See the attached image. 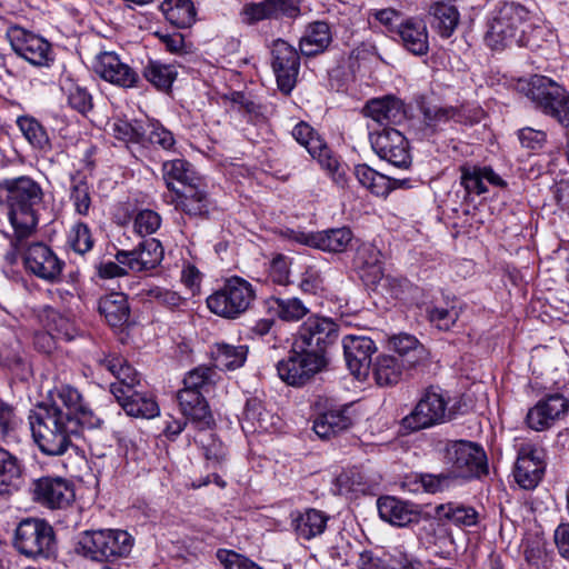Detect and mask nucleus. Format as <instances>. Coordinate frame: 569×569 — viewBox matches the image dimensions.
Masks as SVG:
<instances>
[{
	"mask_svg": "<svg viewBox=\"0 0 569 569\" xmlns=\"http://www.w3.org/2000/svg\"><path fill=\"white\" fill-rule=\"evenodd\" d=\"M269 310L273 311L283 321H299L309 309L298 298L281 299L271 297L267 300Z\"/></svg>",
	"mask_w": 569,
	"mask_h": 569,
	"instance_id": "nucleus-49",
	"label": "nucleus"
},
{
	"mask_svg": "<svg viewBox=\"0 0 569 569\" xmlns=\"http://www.w3.org/2000/svg\"><path fill=\"white\" fill-rule=\"evenodd\" d=\"M161 217L158 212L144 209L140 210L133 220L134 231L140 236L154 233L161 226Z\"/></svg>",
	"mask_w": 569,
	"mask_h": 569,
	"instance_id": "nucleus-63",
	"label": "nucleus"
},
{
	"mask_svg": "<svg viewBox=\"0 0 569 569\" xmlns=\"http://www.w3.org/2000/svg\"><path fill=\"white\" fill-rule=\"evenodd\" d=\"M60 88L67 98L68 104L79 113L86 114L93 107L92 97L87 88L81 86L71 76H64L60 80Z\"/></svg>",
	"mask_w": 569,
	"mask_h": 569,
	"instance_id": "nucleus-43",
	"label": "nucleus"
},
{
	"mask_svg": "<svg viewBox=\"0 0 569 569\" xmlns=\"http://www.w3.org/2000/svg\"><path fill=\"white\" fill-rule=\"evenodd\" d=\"M292 137L307 149L313 159H317L321 168L328 172L335 182L338 184L346 182L345 171L339 160L309 123L298 122L292 129Z\"/></svg>",
	"mask_w": 569,
	"mask_h": 569,
	"instance_id": "nucleus-11",
	"label": "nucleus"
},
{
	"mask_svg": "<svg viewBox=\"0 0 569 569\" xmlns=\"http://www.w3.org/2000/svg\"><path fill=\"white\" fill-rule=\"evenodd\" d=\"M352 423L351 407L346 406L320 415L313 422V430L319 438L329 439L338 432L347 430Z\"/></svg>",
	"mask_w": 569,
	"mask_h": 569,
	"instance_id": "nucleus-30",
	"label": "nucleus"
},
{
	"mask_svg": "<svg viewBox=\"0 0 569 569\" xmlns=\"http://www.w3.org/2000/svg\"><path fill=\"white\" fill-rule=\"evenodd\" d=\"M162 178L168 189L174 192V189H180L200 179L192 166L184 159L168 160L162 163Z\"/></svg>",
	"mask_w": 569,
	"mask_h": 569,
	"instance_id": "nucleus-40",
	"label": "nucleus"
},
{
	"mask_svg": "<svg viewBox=\"0 0 569 569\" xmlns=\"http://www.w3.org/2000/svg\"><path fill=\"white\" fill-rule=\"evenodd\" d=\"M408 369L407 365L391 355L378 356L372 368L370 367L372 377L380 387L397 385L401 380L403 371Z\"/></svg>",
	"mask_w": 569,
	"mask_h": 569,
	"instance_id": "nucleus-36",
	"label": "nucleus"
},
{
	"mask_svg": "<svg viewBox=\"0 0 569 569\" xmlns=\"http://www.w3.org/2000/svg\"><path fill=\"white\" fill-rule=\"evenodd\" d=\"M173 202L177 209L189 216H201L207 212V192L201 186V180L198 179L183 188L174 189Z\"/></svg>",
	"mask_w": 569,
	"mask_h": 569,
	"instance_id": "nucleus-29",
	"label": "nucleus"
},
{
	"mask_svg": "<svg viewBox=\"0 0 569 569\" xmlns=\"http://www.w3.org/2000/svg\"><path fill=\"white\" fill-rule=\"evenodd\" d=\"M397 34L402 47L413 56H426L429 51V33L426 23L408 18L398 26Z\"/></svg>",
	"mask_w": 569,
	"mask_h": 569,
	"instance_id": "nucleus-27",
	"label": "nucleus"
},
{
	"mask_svg": "<svg viewBox=\"0 0 569 569\" xmlns=\"http://www.w3.org/2000/svg\"><path fill=\"white\" fill-rule=\"evenodd\" d=\"M100 419L86 403L78 389L61 385L50 392L49 403L30 413L32 437L42 453L62 456L71 447V438L82 427L99 428Z\"/></svg>",
	"mask_w": 569,
	"mask_h": 569,
	"instance_id": "nucleus-1",
	"label": "nucleus"
},
{
	"mask_svg": "<svg viewBox=\"0 0 569 569\" xmlns=\"http://www.w3.org/2000/svg\"><path fill=\"white\" fill-rule=\"evenodd\" d=\"M356 263L362 270L366 281L382 277L381 252L372 244H362L356 256Z\"/></svg>",
	"mask_w": 569,
	"mask_h": 569,
	"instance_id": "nucleus-47",
	"label": "nucleus"
},
{
	"mask_svg": "<svg viewBox=\"0 0 569 569\" xmlns=\"http://www.w3.org/2000/svg\"><path fill=\"white\" fill-rule=\"evenodd\" d=\"M99 363L117 379V382L111 383V392L116 399H119V396L122 395V392L128 395L134 391V386L140 382L138 372L121 357L107 356L100 359Z\"/></svg>",
	"mask_w": 569,
	"mask_h": 569,
	"instance_id": "nucleus-26",
	"label": "nucleus"
},
{
	"mask_svg": "<svg viewBox=\"0 0 569 569\" xmlns=\"http://www.w3.org/2000/svg\"><path fill=\"white\" fill-rule=\"evenodd\" d=\"M143 77L157 89L168 90L177 77L176 67L150 60L143 69Z\"/></svg>",
	"mask_w": 569,
	"mask_h": 569,
	"instance_id": "nucleus-52",
	"label": "nucleus"
},
{
	"mask_svg": "<svg viewBox=\"0 0 569 569\" xmlns=\"http://www.w3.org/2000/svg\"><path fill=\"white\" fill-rule=\"evenodd\" d=\"M177 400L184 417L207 427L213 421L208 402L201 391L181 389L177 393Z\"/></svg>",
	"mask_w": 569,
	"mask_h": 569,
	"instance_id": "nucleus-33",
	"label": "nucleus"
},
{
	"mask_svg": "<svg viewBox=\"0 0 569 569\" xmlns=\"http://www.w3.org/2000/svg\"><path fill=\"white\" fill-rule=\"evenodd\" d=\"M7 38L12 50L29 63L37 67H48L52 62L51 46L42 37L13 26L8 29Z\"/></svg>",
	"mask_w": 569,
	"mask_h": 569,
	"instance_id": "nucleus-13",
	"label": "nucleus"
},
{
	"mask_svg": "<svg viewBox=\"0 0 569 569\" xmlns=\"http://www.w3.org/2000/svg\"><path fill=\"white\" fill-rule=\"evenodd\" d=\"M528 97L545 114L569 128V92L543 76H533L529 82Z\"/></svg>",
	"mask_w": 569,
	"mask_h": 569,
	"instance_id": "nucleus-9",
	"label": "nucleus"
},
{
	"mask_svg": "<svg viewBox=\"0 0 569 569\" xmlns=\"http://www.w3.org/2000/svg\"><path fill=\"white\" fill-rule=\"evenodd\" d=\"M363 114L383 126L399 124L406 119L402 101L393 96L369 100L363 107Z\"/></svg>",
	"mask_w": 569,
	"mask_h": 569,
	"instance_id": "nucleus-24",
	"label": "nucleus"
},
{
	"mask_svg": "<svg viewBox=\"0 0 569 569\" xmlns=\"http://www.w3.org/2000/svg\"><path fill=\"white\" fill-rule=\"evenodd\" d=\"M140 295L148 301L158 302L170 309H178L186 303L178 292L159 286L143 289Z\"/></svg>",
	"mask_w": 569,
	"mask_h": 569,
	"instance_id": "nucleus-57",
	"label": "nucleus"
},
{
	"mask_svg": "<svg viewBox=\"0 0 569 569\" xmlns=\"http://www.w3.org/2000/svg\"><path fill=\"white\" fill-rule=\"evenodd\" d=\"M531 16L521 4L506 2L501 4L493 14L486 34L488 46L493 49H501L516 44L520 32L530 26Z\"/></svg>",
	"mask_w": 569,
	"mask_h": 569,
	"instance_id": "nucleus-8",
	"label": "nucleus"
},
{
	"mask_svg": "<svg viewBox=\"0 0 569 569\" xmlns=\"http://www.w3.org/2000/svg\"><path fill=\"white\" fill-rule=\"evenodd\" d=\"M217 559L226 569H262L250 559L231 550L219 549Z\"/></svg>",
	"mask_w": 569,
	"mask_h": 569,
	"instance_id": "nucleus-64",
	"label": "nucleus"
},
{
	"mask_svg": "<svg viewBox=\"0 0 569 569\" xmlns=\"http://www.w3.org/2000/svg\"><path fill=\"white\" fill-rule=\"evenodd\" d=\"M347 366L351 373L363 380L370 373L371 357L377 351L375 341L366 336L349 335L342 339Z\"/></svg>",
	"mask_w": 569,
	"mask_h": 569,
	"instance_id": "nucleus-22",
	"label": "nucleus"
},
{
	"mask_svg": "<svg viewBox=\"0 0 569 569\" xmlns=\"http://www.w3.org/2000/svg\"><path fill=\"white\" fill-rule=\"evenodd\" d=\"M390 343L392 349L397 352L396 357L407 365V368L416 367L426 357L423 346L411 335L401 333L395 336L390 340Z\"/></svg>",
	"mask_w": 569,
	"mask_h": 569,
	"instance_id": "nucleus-41",
	"label": "nucleus"
},
{
	"mask_svg": "<svg viewBox=\"0 0 569 569\" xmlns=\"http://www.w3.org/2000/svg\"><path fill=\"white\" fill-rule=\"evenodd\" d=\"M44 203L41 184L29 176L0 180V206L6 207L8 219L14 230L16 250L22 240L31 236L39 223L40 210Z\"/></svg>",
	"mask_w": 569,
	"mask_h": 569,
	"instance_id": "nucleus-2",
	"label": "nucleus"
},
{
	"mask_svg": "<svg viewBox=\"0 0 569 569\" xmlns=\"http://www.w3.org/2000/svg\"><path fill=\"white\" fill-rule=\"evenodd\" d=\"M40 319L47 329V333L38 339L44 340L49 348L51 347V340L54 338L67 341L74 338L76 329L72 321L56 309L46 307L40 315Z\"/></svg>",
	"mask_w": 569,
	"mask_h": 569,
	"instance_id": "nucleus-32",
	"label": "nucleus"
},
{
	"mask_svg": "<svg viewBox=\"0 0 569 569\" xmlns=\"http://www.w3.org/2000/svg\"><path fill=\"white\" fill-rule=\"evenodd\" d=\"M279 422V417L267 410L258 398L247 401L241 418V428L246 433L271 432L278 428Z\"/></svg>",
	"mask_w": 569,
	"mask_h": 569,
	"instance_id": "nucleus-25",
	"label": "nucleus"
},
{
	"mask_svg": "<svg viewBox=\"0 0 569 569\" xmlns=\"http://www.w3.org/2000/svg\"><path fill=\"white\" fill-rule=\"evenodd\" d=\"M17 124L23 137L34 149L44 152L51 149L47 130L37 119L28 116L19 117Z\"/></svg>",
	"mask_w": 569,
	"mask_h": 569,
	"instance_id": "nucleus-48",
	"label": "nucleus"
},
{
	"mask_svg": "<svg viewBox=\"0 0 569 569\" xmlns=\"http://www.w3.org/2000/svg\"><path fill=\"white\" fill-rule=\"evenodd\" d=\"M290 259L284 254L274 256L268 268L269 279L279 286H287L290 283Z\"/></svg>",
	"mask_w": 569,
	"mask_h": 569,
	"instance_id": "nucleus-61",
	"label": "nucleus"
},
{
	"mask_svg": "<svg viewBox=\"0 0 569 569\" xmlns=\"http://www.w3.org/2000/svg\"><path fill=\"white\" fill-rule=\"evenodd\" d=\"M288 238L311 248H316L327 252H345L350 246L353 233L347 228H335L319 232H303L290 230Z\"/></svg>",
	"mask_w": 569,
	"mask_h": 569,
	"instance_id": "nucleus-19",
	"label": "nucleus"
},
{
	"mask_svg": "<svg viewBox=\"0 0 569 569\" xmlns=\"http://www.w3.org/2000/svg\"><path fill=\"white\" fill-rule=\"evenodd\" d=\"M256 289L246 279L233 276L207 298L208 309L224 319H237L250 309Z\"/></svg>",
	"mask_w": 569,
	"mask_h": 569,
	"instance_id": "nucleus-5",
	"label": "nucleus"
},
{
	"mask_svg": "<svg viewBox=\"0 0 569 569\" xmlns=\"http://www.w3.org/2000/svg\"><path fill=\"white\" fill-rule=\"evenodd\" d=\"M12 546L27 559L48 560L57 550L56 532L46 519L23 518L13 531Z\"/></svg>",
	"mask_w": 569,
	"mask_h": 569,
	"instance_id": "nucleus-3",
	"label": "nucleus"
},
{
	"mask_svg": "<svg viewBox=\"0 0 569 569\" xmlns=\"http://www.w3.org/2000/svg\"><path fill=\"white\" fill-rule=\"evenodd\" d=\"M272 69L281 92L289 94L297 83L300 57L296 48L282 39L272 43Z\"/></svg>",
	"mask_w": 569,
	"mask_h": 569,
	"instance_id": "nucleus-15",
	"label": "nucleus"
},
{
	"mask_svg": "<svg viewBox=\"0 0 569 569\" xmlns=\"http://www.w3.org/2000/svg\"><path fill=\"white\" fill-rule=\"evenodd\" d=\"M117 401L131 417L151 419L160 412L159 406L152 397L136 390L128 395L122 392Z\"/></svg>",
	"mask_w": 569,
	"mask_h": 569,
	"instance_id": "nucleus-39",
	"label": "nucleus"
},
{
	"mask_svg": "<svg viewBox=\"0 0 569 569\" xmlns=\"http://www.w3.org/2000/svg\"><path fill=\"white\" fill-rule=\"evenodd\" d=\"M328 520L323 511L308 509L295 519L293 528L299 538L310 540L325 532Z\"/></svg>",
	"mask_w": 569,
	"mask_h": 569,
	"instance_id": "nucleus-42",
	"label": "nucleus"
},
{
	"mask_svg": "<svg viewBox=\"0 0 569 569\" xmlns=\"http://www.w3.org/2000/svg\"><path fill=\"white\" fill-rule=\"evenodd\" d=\"M98 310L111 327L124 325L130 315L128 299L122 292H111L99 299Z\"/></svg>",
	"mask_w": 569,
	"mask_h": 569,
	"instance_id": "nucleus-37",
	"label": "nucleus"
},
{
	"mask_svg": "<svg viewBox=\"0 0 569 569\" xmlns=\"http://www.w3.org/2000/svg\"><path fill=\"white\" fill-rule=\"evenodd\" d=\"M212 355L217 367L234 370L243 366L248 355V347L221 342L214 346Z\"/></svg>",
	"mask_w": 569,
	"mask_h": 569,
	"instance_id": "nucleus-45",
	"label": "nucleus"
},
{
	"mask_svg": "<svg viewBox=\"0 0 569 569\" xmlns=\"http://www.w3.org/2000/svg\"><path fill=\"white\" fill-rule=\"evenodd\" d=\"M70 200L78 214H89L91 208V192L86 178L81 174L71 177Z\"/></svg>",
	"mask_w": 569,
	"mask_h": 569,
	"instance_id": "nucleus-53",
	"label": "nucleus"
},
{
	"mask_svg": "<svg viewBox=\"0 0 569 569\" xmlns=\"http://www.w3.org/2000/svg\"><path fill=\"white\" fill-rule=\"evenodd\" d=\"M377 507L380 518L397 527L408 526L419 517L412 505L390 496L379 498Z\"/></svg>",
	"mask_w": 569,
	"mask_h": 569,
	"instance_id": "nucleus-28",
	"label": "nucleus"
},
{
	"mask_svg": "<svg viewBox=\"0 0 569 569\" xmlns=\"http://www.w3.org/2000/svg\"><path fill=\"white\" fill-rule=\"evenodd\" d=\"M568 413L569 399L562 393H550L528 410L526 423L535 431H545L563 420Z\"/></svg>",
	"mask_w": 569,
	"mask_h": 569,
	"instance_id": "nucleus-16",
	"label": "nucleus"
},
{
	"mask_svg": "<svg viewBox=\"0 0 569 569\" xmlns=\"http://www.w3.org/2000/svg\"><path fill=\"white\" fill-rule=\"evenodd\" d=\"M325 356L296 348L288 357L277 363L279 378L289 386L300 387L307 383L326 366Z\"/></svg>",
	"mask_w": 569,
	"mask_h": 569,
	"instance_id": "nucleus-10",
	"label": "nucleus"
},
{
	"mask_svg": "<svg viewBox=\"0 0 569 569\" xmlns=\"http://www.w3.org/2000/svg\"><path fill=\"white\" fill-rule=\"evenodd\" d=\"M21 465L18 458L8 450L0 448V479L2 483H12L21 477Z\"/></svg>",
	"mask_w": 569,
	"mask_h": 569,
	"instance_id": "nucleus-62",
	"label": "nucleus"
},
{
	"mask_svg": "<svg viewBox=\"0 0 569 569\" xmlns=\"http://www.w3.org/2000/svg\"><path fill=\"white\" fill-rule=\"evenodd\" d=\"M133 545V537L126 530L101 529L82 532L77 551L94 561H113L127 557Z\"/></svg>",
	"mask_w": 569,
	"mask_h": 569,
	"instance_id": "nucleus-4",
	"label": "nucleus"
},
{
	"mask_svg": "<svg viewBox=\"0 0 569 569\" xmlns=\"http://www.w3.org/2000/svg\"><path fill=\"white\" fill-rule=\"evenodd\" d=\"M423 119L427 126L438 128L450 120L460 121L461 110L455 107L428 104L423 107Z\"/></svg>",
	"mask_w": 569,
	"mask_h": 569,
	"instance_id": "nucleus-54",
	"label": "nucleus"
},
{
	"mask_svg": "<svg viewBox=\"0 0 569 569\" xmlns=\"http://www.w3.org/2000/svg\"><path fill=\"white\" fill-rule=\"evenodd\" d=\"M143 136L140 144H150L164 151H174L176 139L173 133L167 129L160 121L148 119L142 127Z\"/></svg>",
	"mask_w": 569,
	"mask_h": 569,
	"instance_id": "nucleus-44",
	"label": "nucleus"
},
{
	"mask_svg": "<svg viewBox=\"0 0 569 569\" xmlns=\"http://www.w3.org/2000/svg\"><path fill=\"white\" fill-rule=\"evenodd\" d=\"M370 142L376 154L390 164L401 169L411 164L408 140L399 130L383 128L370 134Z\"/></svg>",
	"mask_w": 569,
	"mask_h": 569,
	"instance_id": "nucleus-14",
	"label": "nucleus"
},
{
	"mask_svg": "<svg viewBox=\"0 0 569 569\" xmlns=\"http://www.w3.org/2000/svg\"><path fill=\"white\" fill-rule=\"evenodd\" d=\"M545 33L546 28L539 23L538 19L531 17L530 26L526 27L520 32V37L517 38L516 44L519 47H528L531 50L538 49L541 47Z\"/></svg>",
	"mask_w": 569,
	"mask_h": 569,
	"instance_id": "nucleus-60",
	"label": "nucleus"
},
{
	"mask_svg": "<svg viewBox=\"0 0 569 569\" xmlns=\"http://www.w3.org/2000/svg\"><path fill=\"white\" fill-rule=\"evenodd\" d=\"M68 243L74 252L84 254L93 247V238L89 227L83 222L73 224L68 234Z\"/></svg>",
	"mask_w": 569,
	"mask_h": 569,
	"instance_id": "nucleus-58",
	"label": "nucleus"
},
{
	"mask_svg": "<svg viewBox=\"0 0 569 569\" xmlns=\"http://www.w3.org/2000/svg\"><path fill=\"white\" fill-rule=\"evenodd\" d=\"M545 451L532 443H521L513 470L516 482L523 489H533L545 472Z\"/></svg>",
	"mask_w": 569,
	"mask_h": 569,
	"instance_id": "nucleus-17",
	"label": "nucleus"
},
{
	"mask_svg": "<svg viewBox=\"0 0 569 569\" xmlns=\"http://www.w3.org/2000/svg\"><path fill=\"white\" fill-rule=\"evenodd\" d=\"M161 8L167 20L179 28H188L194 22L196 10L191 0H166Z\"/></svg>",
	"mask_w": 569,
	"mask_h": 569,
	"instance_id": "nucleus-46",
	"label": "nucleus"
},
{
	"mask_svg": "<svg viewBox=\"0 0 569 569\" xmlns=\"http://www.w3.org/2000/svg\"><path fill=\"white\" fill-rule=\"evenodd\" d=\"M429 322L439 330H450L460 317L461 308L455 301L445 306L431 305L426 309Z\"/></svg>",
	"mask_w": 569,
	"mask_h": 569,
	"instance_id": "nucleus-51",
	"label": "nucleus"
},
{
	"mask_svg": "<svg viewBox=\"0 0 569 569\" xmlns=\"http://www.w3.org/2000/svg\"><path fill=\"white\" fill-rule=\"evenodd\" d=\"M430 26L441 37L449 38L457 29L460 14L456 6L450 2H437L429 11Z\"/></svg>",
	"mask_w": 569,
	"mask_h": 569,
	"instance_id": "nucleus-38",
	"label": "nucleus"
},
{
	"mask_svg": "<svg viewBox=\"0 0 569 569\" xmlns=\"http://www.w3.org/2000/svg\"><path fill=\"white\" fill-rule=\"evenodd\" d=\"M339 335V326L328 317L311 316L299 328L295 348H303L325 356Z\"/></svg>",
	"mask_w": 569,
	"mask_h": 569,
	"instance_id": "nucleus-12",
	"label": "nucleus"
},
{
	"mask_svg": "<svg viewBox=\"0 0 569 569\" xmlns=\"http://www.w3.org/2000/svg\"><path fill=\"white\" fill-rule=\"evenodd\" d=\"M22 423L16 408L0 399V441H7L13 437Z\"/></svg>",
	"mask_w": 569,
	"mask_h": 569,
	"instance_id": "nucleus-56",
	"label": "nucleus"
},
{
	"mask_svg": "<svg viewBox=\"0 0 569 569\" xmlns=\"http://www.w3.org/2000/svg\"><path fill=\"white\" fill-rule=\"evenodd\" d=\"M94 71L103 80L123 88H132L139 80L138 73L114 52L100 53L94 63Z\"/></svg>",
	"mask_w": 569,
	"mask_h": 569,
	"instance_id": "nucleus-23",
	"label": "nucleus"
},
{
	"mask_svg": "<svg viewBox=\"0 0 569 569\" xmlns=\"http://www.w3.org/2000/svg\"><path fill=\"white\" fill-rule=\"evenodd\" d=\"M332 41L330 27L325 21H315L308 24L299 41L303 56L313 57L325 52Z\"/></svg>",
	"mask_w": 569,
	"mask_h": 569,
	"instance_id": "nucleus-31",
	"label": "nucleus"
},
{
	"mask_svg": "<svg viewBox=\"0 0 569 569\" xmlns=\"http://www.w3.org/2000/svg\"><path fill=\"white\" fill-rule=\"evenodd\" d=\"M33 500L49 509H64L74 500L73 486L60 477H42L33 482Z\"/></svg>",
	"mask_w": 569,
	"mask_h": 569,
	"instance_id": "nucleus-18",
	"label": "nucleus"
},
{
	"mask_svg": "<svg viewBox=\"0 0 569 569\" xmlns=\"http://www.w3.org/2000/svg\"><path fill=\"white\" fill-rule=\"evenodd\" d=\"M142 127L143 123L138 120L129 122L123 119H117L112 123V131L114 137L119 140L140 143L141 137L143 136Z\"/></svg>",
	"mask_w": 569,
	"mask_h": 569,
	"instance_id": "nucleus-59",
	"label": "nucleus"
},
{
	"mask_svg": "<svg viewBox=\"0 0 569 569\" xmlns=\"http://www.w3.org/2000/svg\"><path fill=\"white\" fill-rule=\"evenodd\" d=\"M439 452L455 477L471 478L487 472V456L476 442L446 440L439 443Z\"/></svg>",
	"mask_w": 569,
	"mask_h": 569,
	"instance_id": "nucleus-7",
	"label": "nucleus"
},
{
	"mask_svg": "<svg viewBox=\"0 0 569 569\" xmlns=\"http://www.w3.org/2000/svg\"><path fill=\"white\" fill-rule=\"evenodd\" d=\"M461 184L468 193L481 194L487 192L486 182L502 187L505 181L489 167L462 166Z\"/></svg>",
	"mask_w": 569,
	"mask_h": 569,
	"instance_id": "nucleus-35",
	"label": "nucleus"
},
{
	"mask_svg": "<svg viewBox=\"0 0 569 569\" xmlns=\"http://www.w3.org/2000/svg\"><path fill=\"white\" fill-rule=\"evenodd\" d=\"M116 259L132 272L148 271L162 261L163 247L156 238L144 239L132 250L117 251Z\"/></svg>",
	"mask_w": 569,
	"mask_h": 569,
	"instance_id": "nucleus-20",
	"label": "nucleus"
},
{
	"mask_svg": "<svg viewBox=\"0 0 569 569\" xmlns=\"http://www.w3.org/2000/svg\"><path fill=\"white\" fill-rule=\"evenodd\" d=\"M325 278L320 268L315 263H302L299 288L305 293L317 295L323 290Z\"/></svg>",
	"mask_w": 569,
	"mask_h": 569,
	"instance_id": "nucleus-55",
	"label": "nucleus"
},
{
	"mask_svg": "<svg viewBox=\"0 0 569 569\" xmlns=\"http://www.w3.org/2000/svg\"><path fill=\"white\" fill-rule=\"evenodd\" d=\"M449 399L448 392L439 386L427 387L411 412L402 418V427L418 431L450 420L452 412L448 408Z\"/></svg>",
	"mask_w": 569,
	"mask_h": 569,
	"instance_id": "nucleus-6",
	"label": "nucleus"
},
{
	"mask_svg": "<svg viewBox=\"0 0 569 569\" xmlns=\"http://www.w3.org/2000/svg\"><path fill=\"white\" fill-rule=\"evenodd\" d=\"M23 262L27 270L50 282L59 279L63 267V262L56 253L41 242H34L27 247Z\"/></svg>",
	"mask_w": 569,
	"mask_h": 569,
	"instance_id": "nucleus-21",
	"label": "nucleus"
},
{
	"mask_svg": "<svg viewBox=\"0 0 569 569\" xmlns=\"http://www.w3.org/2000/svg\"><path fill=\"white\" fill-rule=\"evenodd\" d=\"M437 515L458 527H471L478 522V512L468 506L448 502L437 507Z\"/></svg>",
	"mask_w": 569,
	"mask_h": 569,
	"instance_id": "nucleus-50",
	"label": "nucleus"
},
{
	"mask_svg": "<svg viewBox=\"0 0 569 569\" xmlns=\"http://www.w3.org/2000/svg\"><path fill=\"white\" fill-rule=\"evenodd\" d=\"M357 180L373 194L378 197H387L392 190L407 184L406 180L391 179L382 173L377 172L367 164H358L355 167Z\"/></svg>",
	"mask_w": 569,
	"mask_h": 569,
	"instance_id": "nucleus-34",
	"label": "nucleus"
}]
</instances>
